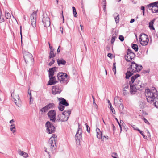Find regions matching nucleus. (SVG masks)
<instances>
[{
    "label": "nucleus",
    "instance_id": "obj_1",
    "mask_svg": "<svg viewBox=\"0 0 158 158\" xmlns=\"http://www.w3.org/2000/svg\"><path fill=\"white\" fill-rule=\"evenodd\" d=\"M140 75L139 74H136L132 76L131 78V81L129 82L130 85V92L131 94H133L136 92L138 90L142 89V88L144 87V84L139 80H135L139 77Z\"/></svg>",
    "mask_w": 158,
    "mask_h": 158
},
{
    "label": "nucleus",
    "instance_id": "obj_2",
    "mask_svg": "<svg viewBox=\"0 0 158 158\" xmlns=\"http://www.w3.org/2000/svg\"><path fill=\"white\" fill-rule=\"evenodd\" d=\"M145 94L148 102L150 103L154 102L156 100L158 101V92L154 87L151 89L146 90Z\"/></svg>",
    "mask_w": 158,
    "mask_h": 158
},
{
    "label": "nucleus",
    "instance_id": "obj_3",
    "mask_svg": "<svg viewBox=\"0 0 158 158\" xmlns=\"http://www.w3.org/2000/svg\"><path fill=\"white\" fill-rule=\"evenodd\" d=\"M57 141V136L55 134L52 135V136L49 140V147L48 148V150L52 153H53L56 152L57 147L56 143Z\"/></svg>",
    "mask_w": 158,
    "mask_h": 158
},
{
    "label": "nucleus",
    "instance_id": "obj_4",
    "mask_svg": "<svg viewBox=\"0 0 158 158\" xmlns=\"http://www.w3.org/2000/svg\"><path fill=\"white\" fill-rule=\"evenodd\" d=\"M57 77L58 80L61 83L66 84L68 82V75L66 73L63 72L59 73Z\"/></svg>",
    "mask_w": 158,
    "mask_h": 158
},
{
    "label": "nucleus",
    "instance_id": "obj_5",
    "mask_svg": "<svg viewBox=\"0 0 158 158\" xmlns=\"http://www.w3.org/2000/svg\"><path fill=\"white\" fill-rule=\"evenodd\" d=\"M23 55L24 59L27 64L33 63L34 59L31 54L28 52L24 51L23 52Z\"/></svg>",
    "mask_w": 158,
    "mask_h": 158
},
{
    "label": "nucleus",
    "instance_id": "obj_6",
    "mask_svg": "<svg viewBox=\"0 0 158 158\" xmlns=\"http://www.w3.org/2000/svg\"><path fill=\"white\" fill-rule=\"evenodd\" d=\"M143 67L141 65H138L135 62H131L129 69L134 73L138 72L142 69Z\"/></svg>",
    "mask_w": 158,
    "mask_h": 158
},
{
    "label": "nucleus",
    "instance_id": "obj_7",
    "mask_svg": "<svg viewBox=\"0 0 158 158\" xmlns=\"http://www.w3.org/2000/svg\"><path fill=\"white\" fill-rule=\"evenodd\" d=\"M139 41L140 44L143 46H146L147 45L149 42V39L148 36L143 33H142L140 36Z\"/></svg>",
    "mask_w": 158,
    "mask_h": 158
},
{
    "label": "nucleus",
    "instance_id": "obj_8",
    "mask_svg": "<svg viewBox=\"0 0 158 158\" xmlns=\"http://www.w3.org/2000/svg\"><path fill=\"white\" fill-rule=\"evenodd\" d=\"M127 56L126 55L125 57V60L127 61L130 62L131 60L134 58L135 54L131 49H127Z\"/></svg>",
    "mask_w": 158,
    "mask_h": 158
},
{
    "label": "nucleus",
    "instance_id": "obj_9",
    "mask_svg": "<svg viewBox=\"0 0 158 158\" xmlns=\"http://www.w3.org/2000/svg\"><path fill=\"white\" fill-rule=\"evenodd\" d=\"M45 125L47 127V133L50 134L55 131V128L52 123L48 121L46 123Z\"/></svg>",
    "mask_w": 158,
    "mask_h": 158
},
{
    "label": "nucleus",
    "instance_id": "obj_10",
    "mask_svg": "<svg viewBox=\"0 0 158 158\" xmlns=\"http://www.w3.org/2000/svg\"><path fill=\"white\" fill-rule=\"evenodd\" d=\"M42 22L45 27H48L50 25V19L47 15L44 14L43 15Z\"/></svg>",
    "mask_w": 158,
    "mask_h": 158
},
{
    "label": "nucleus",
    "instance_id": "obj_11",
    "mask_svg": "<svg viewBox=\"0 0 158 158\" xmlns=\"http://www.w3.org/2000/svg\"><path fill=\"white\" fill-rule=\"evenodd\" d=\"M56 111L55 110H51L47 113V115L50 119V120L55 122L56 121Z\"/></svg>",
    "mask_w": 158,
    "mask_h": 158
},
{
    "label": "nucleus",
    "instance_id": "obj_12",
    "mask_svg": "<svg viewBox=\"0 0 158 158\" xmlns=\"http://www.w3.org/2000/svg\"><path fill=\"white\" fill-rule=\"evenodd\" d=\"M36 11L33 12L30 16L31 24L33 27L36 26Z\"/></svg>",
    "mask_w": 158,
    "mask_h": 158
},
{
    "label": "nucleus",
    "instance_id": "obj_13",
    "mask_svg": "<svg viewBox=\"0 0 158 158\" xmlns=\"http://www.w3.org/2000/svg\"><path fill=\"white\" fill-rule=\"evenodd\" d=\"M66 111H64L62 114H59L58 116V118L57 119L58 121H61L62 122L67 121L68 119V117H67L65 113Z\"/></svg>",
    "mask_w": 158,
    "mask_h": 158
},
{
    "label": "nucleus",
    "instance_id": "obj_14",
    "mask_svg": "<svg viewBox=\"0 0 158 158\" xmlns=\"http://www.w3.org/2000/svg\"><path fill=\"white\" fill-rule=\"evenodd\" d=\"M61 90V86L60 85H58L52 86V93L54 95L60 94Z\"/></svg>",
    "mask_w": 158,
    "mask_h": 158
},
{
    "label": "nucleus",
    "instance_id": "obj_15",
    "mask_svg": "<svg viewBox=\"0 0 158 158\" xmlns=\"http://www.w3.org/2000/svg\"><path fill=\"white\" fill-rule=\"evenodd\" d=\"M55 106L54 103H49L41 108L40 111L42 112H45L48 111L49 109L54 108Z\"/></svg>",
    "mask_w": 158,
    "mask_h": 158
},
{
    "label": "nucleus",
    "instance_id": "obj_16",
    "mask_svg": "<svg viewBox=\"0 0 158 158\" xmlns=\"http://www.w3.org/2000/svg\"><path fill=\"white\" fill-rule=\"evenodd\" d=\"M78 130L77 132L75 137L77 141V140H79L81 139L82 137V129L80 127V125L79 123H78Z\"/></svg>",
    "mask_w": 158,
    "mask_h": 158
},
{
    "label": "nucleus",
    "instance_id": "obj_17",
    "mask_svg": "<svg viewBox=\"0 0 158 158\" xmlns=\"http://www.w3.org/2000/svg\"><path fill=\"white\" fill-rule=\"evenodd\" d=\"M121 99L118 97H115L114 99V102L115 106H119L122 104Z\"/></svg>",
    "mask_w": 158,
    "mask_h": 158
},
{
    "label": "nucleus",
    "instance_id": "obj_18",
    "mask_svg": "<svg viewBox=\"0 0 158 158\" xmlns=\"http://www.w3.org/2000/svg\"><path fill=\"white\" fill-rule=\"evenodd\" d=\"M13 99L14 100V102L16 105L18 107L19 106V104L21 102V101L20 99V98L18 95H16L13 97Z\"/></svg>",
    "mask_w": 158,
    "mask_h": 158
},
{
    "label": "nucleus",
    "instance_id": "obj_19",
    "mask_svg": "<svg viewBox=\"0 0 158 158\" xmlns=\"http://www.w3.org/2000/svg\"><path fill=\"white\" fill-rule=\"evenodd\" d=\"M51 77L52 78L50 77H49V80L47 85H53L55 84L57 82V81L54 76H52Z\"/></svg>",
    "mask_w": 158,
    "mask_h": 158
},
{
    "label": "nucleus",
    "instance_id": "obj_20",
    "mask_svg": "<svg viewBox=\"0 0 158 158\" xmlns=\"http://www.w3.org/2000/svg\"><path fill=\"white\" fill-rule=\"evenodd\" d=\"M58 99L60 101V103L61 104L65 106H69L68 103L67 102L66 100L62 98H58Z\"/></svg>",
    "mask_w": 158,
    "mask_h": 158
},
{
    "label": "nucleus",
    "instance_id": "obj_21",
    "mask_svg": "<svg viewBox=\"0 0 158 158\" xmlns=\"http://www.w3.org/2000/svg\"><path fill=\"white\" fill-rule=\"evenodd\" d=\"M57 62L59 65H64L66 63V61L63 59H58Z\"/></svg>",
    "mask_w": 158,
    "mask_h": 158
},
{
    "label": "nucleus",
    "instance_id": "obj_22",
    "mask_svg": "<svg viewBox=\"0 0 158 158\" xmlns=\"http://www.w3.org/2000/svg\"><path fill=\"white\" fill-rule=\"evenodd\" d=\"M18 153L20 155L23 156L25 158H27L28 157V155L27 153L23 151H22L20 150H19Z\"/></svg>",
    "mask_w": 158,
    "mask_h": 158
},
{
    "label": "nucleus",
    "instance_id": "obj_23",
    "mask_svg": "<svg viewBox=\"0 0 158 158\" xmlns=\"http://www.w3.org/2000/svg\"><path fill=\"white\" fill-rule=\"evenodd\" d=\"M113 15L114 16V19L116 23H118L119 20V15L117 13H115Z\"/></svg>",
    "mask_w": 158,
    "mask_h": 158
},
{
    "label": "nucleus",
    "instance_id": "obj_24",
    "mask_svg": "<svg viewBox=\"0 0 158 158\" xmlns=\"http://www.w3.org/2000/svg\"><path fill=\"white\" fill-rule=\"evenodd\" d=\"M96 131L97 132V136L98 139H100L102 135V132L99 129L97 128L96 129Z\"/></svg>",
    "mask_w": 158,
    "mask_h": 158
},
{
    "label": "nucleus",
    "instance_id": "obj_25",
    "mask_svg": "<svg viewBox=\"0 0 158 158\" xmlns=\"http://www.w3.org/2000/svg\"><path fill=\"white\" fill-rule=\"evenodd\" d=\"M155 20V19L151 21L149 23V27L151 29L154 30L155 28L153 27V24Z\"/></svg>",
    "mask_w": 158,
    "mask_h": 158
},
{
    "label": "nucleus",
    "instance_id": "obj_26",
    "mask_svg": "<svg viewBox=\"0 0 158 158\" xmlns=\"http://www.w3.org/2000/svg\"><path fill=\"white\" fill-rule=\"evenodd\" d=\"M117 35L116 32H115L114 34L112 35V39L111 40V44H113V43L114 42L116 38Z\"/></svg>",
    "mask_w": 158,
    "mask_h": 158
},
{
    "label": "nucleus",
    "instance_id": "obj_27",
    "mask_svg": "<svg viewBox=\"0 0 158 158\" xmlns=\"http://www.w3.org/2000/svg\"><path fill=\"white\" fill-rule=\"evenodd\" d=\"M152 8L151 9V10L153 13H158V6H153L152 7Z\"/></svg>",
    "mask_w": 158,
    "mask_h": 158
},
{
    "label": "nucleus",
    "instance_id": "obj_28",
    "mask_svg": "<svg viewBox=\"0 0 158 158\" xmlns=\"http://www.w3.org/2000/svg\"><path fill=\"white\" fill-rule=\"evenodd\" d=\"M133 73L130 71H127L126 73L125 78L126 79H128L132 75Z\"/></svg>",
    "mask_w": 158,
    "mask_h": 158
},
{
    "label": "nucleus",
    "instance_id": "obj_29",
    "mask_svg": "<svg viewBox=\"0 0 158 158\" xmlns=\"http://www.w3.org/2000/svg\"><path fill=\"white\" fill-rule=\"evenodd\" d=\"M54 50L50 51V52L49 53V58L50 59L53 58L56 56V54L54 53Z\"/></svg>",
    "mask_w": 158,
    "mask_h": 158
},
{
    "label": "nucleus",
    "instance_id": "obj_30",
    "mask_svg": "<svg viewBox=\"0 0 158 158\" xmlns=\"http://www.w3.org/2000/svg\"><path fill=\"white\" fill-rule=\"evenodd\" d=\"M132 49L134 50L135 52L138 51V47L137 45L135 44H132Z\"/></svg>",
    "mask_w": 158,
    "mask_h": 158
},
{
    "label": "nucleus",
    "instance_id": "obj_31",
    "mask_svg": "<svg viewBox=\"0 0 158 158\" xmlns=\"http://www.w3.org/2000/svg\"><path fill=\"white\" fill-rule=\"evenodd\" d=\"M15 125L14 124H11L10 125V129L11 131L14 133V132L16 131L15 130Z\"/></svg>",
    "mask_w": 158,
    "mask_h": 158
},
{
    "label": "nucleus",
    "instance_id": "obj_32",
    "mask_svg": "<svg viewBox=\"0 0 158 158\" xmlns=\"http://www.w3.org/2000/svg\"><path fill=\"white\" fill-rule=\"evenodd\" d=\"M157 3L156 2L154 3H150L148 5V6L149 8L151 7H152V6H157Z\"/></svg>",
    "mask_w": 158,
    "mask_h": 158
},
{
    "label": "nucleus",
    "instance_id": "obj_33",
    "mask_svg": "<svg viewBox=\"0 0 158 158\" xmlns=\"http://www.w3.org/2000/svg\"><path fill=\"white\" fill-rule=\"evenodd\" d=\"M49 77H50L52 78V76H54V71L53 70H51L50 68L49 69Z\"/></svg>",
    "mask_w": 158,
    "mask_h": 158
},
{
    "label": "nucleus",
    "instance_id": "obj_34",
    "mask_svg": "<svg viewBox=\"0 0 158 158\" xmlns=\"http://www.w3.org/2000/svg\"><path fill=\"white\" fill-rule=\"evenodd\" d=\"M119 106V111L120 113L121 114H123V108L124 106L123 104L121 105L120 106Z\"/></svg>",
    "mask_w": 158,
    "mask_h": 158
},
{
    "label": "nucleus",
    "instance_id": "obj_35",
    "mask_svg": "<svg viewBox=\"0 0 158 158\" xmlns=\"http://www.w3.org/2000/svg\"><path fill=\"white\" fill-rule=\"evenodd\" d=\"M129 89H123V95L126 96L127 95H128L129 94Z\"/></svg>",
    "mask_w": 158,
    "mask_h": 158
},
{
    "label": "nucleus",
    "instance_id": "obj_36",
    "mask_svg": "<svg viewBox=\"0 0 158 158\" xmlns=\"http://www.w3.org/2000/svg\"><path fill=\"white\" fill-rule=\"evenodd\" d=\"M64 108L65 107L64 106H63L61 104H59L58 108L60 111H63L64 110Z\"/></svg>",
    "mask_w": 158,
    "mask_h": 158
},
{
    "label": "nucleus",
    "instance_id": "obj_37",
    "mask_svg": "<svg viewBox=\"0 0 158 158\" xmlns=\"http://www.w3.org/2000/svg\"><path fill=\"white\" fill-rule=\"evenodd\" d=\"M137 131H139L140 133L142 135L143 137L145 139H147V136L144 134L143 132L142 131H140L139 129H138Z\"/></svg>",
    "mask_w": 158,
    "mask_h": 158
},
{
    "label": "nucleus",
    "instance_id": "obj_38",
    "mask_svg": "<svg viewBox=\"0 0 158 158\" xmlns=\"http://www.w3.org/2000/svg\"><path fill=\"white\" fill-rule=\"evenodd\" d=\"M113 70L114 72V74H115L116 73V63H114L113 65Z\"/></svg>",
    "mask_w": 158,
    "mask_h": 158
},
{
    "label": "nucleus",
    "instance_id": "obj_39",
    "mask_svg": "<svg viewBox=\"0 0 158 158\" xmlns=\"http://www.w3.org/2000/svg\"><path fill=\"white\" fill-rule=\"evenodd\" d=\"M123 89H129V84L127 83L124 84L123 85Z\"/></svg>",
    "mask_w": 158,
    "mask_h": 158
},
{
    "label": "nucleus",
    "instance_id": "obj_40",
    "mask_svg": "<svg viewBox=\"0 0 158 158\" xmlns=\"http://www.w3.org/2000/svg\"><path fill=\"white\" fill-rule=\"evenodd\" d=\"M6 17L7 19H10L11 18V15L9 12H6Z\"/></svg>",
    "mask_w": 158,
    "mask_h": 158
},
{
    "label": "nucleus",
    "instance_id": "obj_41",
    "mask_svg": "<svg viewBox=\"0 0 158 158\" xmlns=\"http://www.w3.org/2000/svg\"><path fill=\"white\" fill-rule=\"evenodd\" d=\"M110 110H111L112 113L114 114H115V111L114 108L112 107V105L111 103H110Z\"/></svg>",
    "mask_w": 158,
    "mask_h": 158
},
{
    "label": "nucleus",
    "instance_id": "obj_42",
    "mask_svg": "<svg viewBox=\"0 0 158 158\" xmlns=\"http://www.w3.org/2000/svg\"><path fill=\"white\" fill-rule=\"evenodd\" d=\"M66 113H65V114L66 115L67 117H69L71 114L70 110H69L67 111H66Z\"/></svg>",
    "mask_w": 158,
    "mask_h": 158
},
{
    "label": "nucleus",
    "instance_id": "obj_43",
    "mask_svg": "<svg viewBox=\"0 0 158 158\" xmlns=\"http://www.w3.org/2000/svg\"><path fill=\"white\" fill-rule=\"evenodd\" d=\"M153 104H154L155 106L156 107L158 108V101L157 100H156L154 102H153Z\"/></svg>",
    "mask_w": 158,
    "mask_h": 158
},
{
    "label": "nucleus",
    "instance_id": "obj_44",
    "mask_svg": "<svg viewBox=\"0 0 158 158\" xmlns=\"http://www.w3.org/2000/svg\"><path fill=\"white\" fill-rule=\"evenodd\" d=\"M119 40L122 42L124 40V37L122 35H119Z\"/></svg>",
    "mask_w": 158,
    "mask_h": 158
},
{
    "label": "nucleus",
    "instance_id": "obj_45",
    "mask_svg": "<svg viewBox=\"0 0 158 158\" xmlns=\"http://www.w3.org/2000/svg\"><path fill=\"white\" fill-rule=\"evenodd\" d=\"M54 62L55 60L53 59H52V61L50 62L49 63V65L50 66H51L52 65L54 64Z\"/></svg>",
    "mask_w": 158,
    "mask_h": 158
},
{
    "label": "nucleus",
    "instance_id": "obj_46",
    "mask_svg": "<svg viewBox=\"0 0 158 158\" xmlns=\"http://www.w3.org/2000/svg\"><path fill=\"white\" fill-rule=\"evenodd\" d=\"M85 125H86L87 130L88 133L90 132V128L87 125V123H85Z\"/></svg>",
    "mask_w": 158,
    "mask_h": 158
},
{
    "label": "nucleus",
    "instance_id": "obj_47",
    "mask_svg": "<svg viewBox=\"0 0 158 158\" xmlns=\"http://www.w3.org/2000/svg\"><path fill=\"white\" fill-rule=\"evenodd\" d=\"M93 105H94V106L95 108L97 109L98 108V106L97 105V104L95 103V101H93Z\"/></svg>",
    "mask_w": 158,
    "mask_h": 158
},
{
    "label": "nucleus",
    "instance_id": "obj_48",
    "mask_svg": "<svg viewBox=\"0 0 158 158\" xmlns=\"http://www.w3.org/2000/svg\"><path fill=\"white\" fill-rule=\"evenodd\" d=\"M115 119L116 120V121H117V122L118 124L119 125H121L120 123H121L122 122L123 123V122L122 120H120V122H119L118 121V119H117V118H116Z\"/></svg>",
    "mask_w": 158,
    "mask_h": 158
},
{
    "label": "nucleus",
    "instance_id": "obj_49",
    "mask_svg": "<svg viewBox=\"0 0 158 158\" xmlns=\"http://www.w3.org/2000/svg\"><path fill=\"white\" fill-rule=\"evenodd\" d=\"M57 69V68L56 67H53L52 68H50V69L51 70H53L55 72V71H56V69Z\"/></svg>",
    "mask_w": 158,
    "mask_h": 158
},
{
    "label": "nucleus",
    "instance_id": "obj_50",
    "mask_svg": "<svg viewBox=\"0 0 158 158\" xmlns=\"http://www.w3.org/2000/svg\"><path fill=\"white\" fill-rule=\"evenodd\" d=\"M117 154L116 153H113L112 154V156L114 158V157H117Z\"/></svg>",
    "mask_w": 158,
    "mask_h": 158
},
{
    "label": "nucleus",
    "instance_id": "obj_51",
    "mask_svg": "<svg viewBox=\"0 0 158 158\" xmlns=\"http://www.w3.org/2000/svg\"><path fill=\"white\" fill-rule=\"evenodd\" d=\"M143 120L144 121V122L147 124H149V122L148 121L145 119L144 117L143 118Z\"/></svg>",
    "mask_w": 158,
    "mask_h": 158
},
{
    "label": "nucleus",
    "instance_id": "obj_52",
    "mask_svg": "<svg viewBox=\"0 0 158 158\" xmlns=\"http://www.w3.org/2000/svg\"><path fill=\"white\" fill-rule=\"evenodd\" d=\"M106 4H104L103 6V9L104 12H106Z\"/></svg>",
    "mask_w": 158,
    "mask_h": 158
},
{
    "label": "nucleus",
    "instance_id": "obj_53",
    "mask_svg": "<svg viewBox=\"0 0 158 158\" xmlns=\"http://www.w3.org/2000/svg\"><path fill=\"white\" fill-rule=\"evenodd\" d=\"M73 14L74 16V17H76L77 16V13L76 11L73 12Z\"/></svg>",
    "mask_w": 158,
    "mask_h": 158
},
{
    "label": "nucleus",
    "instance_id": "obj_54",
    "mask_svg": "<svg viewBox=\"0 0 158 158\" xmlns=\"http://www.w3.org/2000/svg\"><path fill=\"white\" fill-rule=\"evenodd\" d=\"M60 30L61 32V33L62 34L63 33V27H60Z\"/></svg>",
    "mask_w": 158,
    "mask_h": 158
},
{
    "label": "nucleus",
    "instance_id": "obj_55",
    "mask_svg": "<svg viewBox=\"0 0 158 158\" xmlns=\"http://www.w3.org/2000/svg\"><path fill=\"white\" fill-rule=\"evenodd\" d=\"M60 52V46H59L58 47V48L57 49V52L58 53H59Z\"/></svg>",
    "mask_w": 158,
    "mask_h": 158
},
{
    "label": "nucleus",
    "instance_id": "obj_56",
    "mask_svg": "<svg viewBox=\"0 0 158 158\" xmlns=\"http://www.w3.org/2000/svg\"><path fill=\"white\" fill-rule=\"evenodd\" d=\"M20 34L21 35V41L22 42V31H21V26L20 27Z\"/></svg>",
    "mask_w": 158,
    "mask_h": 158
},
{
    "label": "nucleus",
    "instance_id": "obj_57",
    "mask_svg": "<svg viewBox=\"0 0 158 158\" xmlns=\"http://www.w3.org/2000/svg\"><path fill=\"white\" fill-rule=\"evenodd\" d=\"M132 127L135 130H137L138 129H139L136 127L135 125H133L132 126Z\"/></svg>",
    "mask_w": 158,
    "mask_h": 158
},
{
    "label": "nucleus",
    "instance_id": "obj_58",
    "mask_svg": "<svg viewBox=\"0 0 158 158\" xmlns=\"http://www.w3.org/2000/svg\"><path fill=\"white\" fill-rule=\"evenodd\" d=\"M49 45L50 49V51L54 50V49H53L52 47L50 46V44L49 43Z\"/></svg>",
    "mask_w": 158,
    "mask_h": 158
},
{
    "label": "nucleus",
    "instance_id": "obj_59",
    "mask_svg": "<svg viewBox=\"0 0 158 158\" xmlns=\"http://www.w3.org/2000/svg\"><path fill=\"white\" fill-rule=\"evenodd\" d=\"M141 10H143V12H144L145 11V7L144 6H142L141 7Z\"/></svg>",
    "mask_w": 158,
    "mask_h": 158
},
{
    "label": "nucleus",
    "instance_id": "obj_60",
    "mask_svg": "<svg viewBox=\"0 0 158 158\" xmlns=\"http://www.w3.org/2000/svg\"><path fill=\"white\" fill-rule=\"evenodd\" d=\"M112 55V54L111 53H108V55H107V56H108V57H110V58H111V57Z\"/></svg>",
    "mask_w": 158,
    "mask_h": 158
},
{
    "label": "nucleus",
    "instance_id": "obj_61",
    "mask_svg": "<svg viewBox=\"0 0 158 158\" xmlns=\"http://www.w3.org/2000/svg\"><path fill=\"white\" fill-rule=\"evenodd\" d=\"M134 21H135V20L134 19H131L130 21V23H133L134 22Z\"/></svg>",
    "mask_w": 158,
    "mask_h": 158
},
{
    "label": "nucleus",
    "instance_id": "obj_62",
    "mask_svg": "<svg viewBox=\"0 0 158 158\" xmlns=\"http://www.w3.org/2000/svg\"><path fill=\"white\" fill-rule=\"evenodd\" d=\"M28 94L30 96V99H32V96L31 92L29 93L28 92Z\"/></svg>",
    "mask_w": 158,
    "mask_h": 158
},
{
    "label": "nucleus",
    "instance_id": "obj_63",
    "mask_svg": "<svg viewBox=\"0 0 158 158\" xmlns=\"http://www.w3.org/2000/svg\"><path fill=\"white\" fill-rule=\"evenodd\" d=\"M44 151L47 152H48V154L49 153V151H48V152L47 151V148H44Z\"/></svg>",
    "mask_w": 158,
    "mask_h": 158
},
{
    "label": "nucleus",
    "instance_id": "obj_64",
    "mask_svg": "<svg viewBox=\"0 0 158 158\" xmlns=\"http://www.w3.org/2000/svg\"><path fill=\"white\" fill-rule=\"evenodd\" d=\"M15 122L14 120L13 119H12L10 121V123L11 124L14 123Z\"/></svg>",
    "mask_w": 158,
    "mask_h": 158
}]
</instances>
